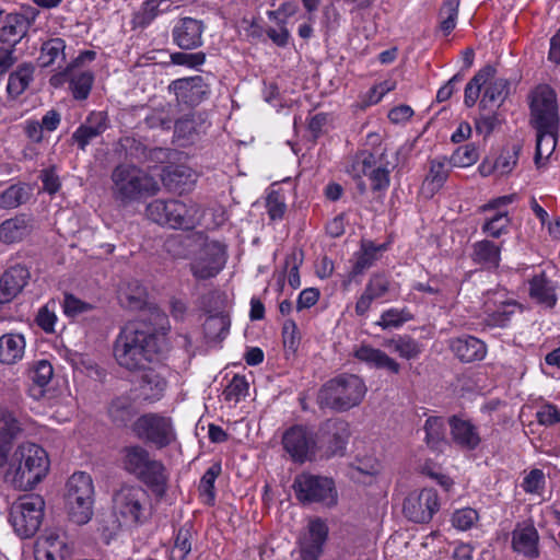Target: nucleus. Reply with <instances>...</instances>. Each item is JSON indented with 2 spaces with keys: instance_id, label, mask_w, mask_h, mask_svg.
Wrapping results in <instances>:
<instances>
[{
  "instance_id": "nucleus-1",
  "label": "nucleus",
  "mask_w": 560,
  "mask_h": 560,
  "mask_svg": "<svg viewBox=\"0 0 560 560\" xmlns=\"http://www.w3.org/2000/svg\"><path fill=\"white\" fill-rule=\"evenodd\" d=\"M529 124L536 130V149L534 162L539 168L556 149L560 116L557 94L547 84L536 86L529 94Z\"/></svg>"
},
{
  "instance_id": "nucleus-62",
  "label": "nucleus",
  "mask_w": 560,
  "mask_h": 560,
  "mask_svg": "<svg viewBox=\"0 0 560 560\" xmlns=\"http://www.w3.org/2000/svg\"><path fill=\"white\" fill-rule=\"evenodd\" d=\"M266 208L267 213L271 220L275 221L282 219L287 210L283 196L275 190L269 192L266 199Z\"/></svg>"
},
{
  "instance_id": "nucleus-13",
  "label": "nucleus",
  "mask_w": 560,
  "mask_h": 560,
  "mask_svg": "<svg viewBox=\"0 0 560 560\" xmlns=\"http://www.w3.org/2000/svg\"><path fill=\"white\" fill-rule=\"evenodd\" d=\"M72 523L80 526L88 524L94 514V485L89 474H72Z\"/></svg>"
},
{
  "instance_id": "nucleus-42",
  "label": "nucleus",
  "mask_w": 560,
  "mask_h": 560,
  "mask_svg": "<svg viewBox=\"0 0 560 560\" xmlns=\"http://www.w3.org/2000/svg\"><path fill=\"white\" fill-rule=\"evenodd\" d=\"M32 186L27 183H18L0 192V208L14 209L26 203L32 196Z\"/></svg>"
},
{
  "instance_id": "nucleus-3",
  "label": "nucleus",
  "mask_w": 560,
  "mask_h": 560,
  "mask_svg": "<svg viewBox=\"0 0 560 560\" xmlns=\"http://www.w3.org/2000/svg\"><path fill=\"white\" fill-rule=\"evenodd\" d=\"M48 469L46 451L35 443H23L13 452L4 480L16 490L30 491L46 477Z\"/></svg>"
},
{
  "instance_id": "nucleus-4",
  "label": "nucleus",
  "mask_w": 560,
  "mask_h": 560,
  "mask_svg": "<svg viewBox=\"0 0 560 560\" xmlns=\"http://www.w3.org/2000/svg\"><path fill=\"white\" fill-rule=\"evenodd\" d=\"M125 471L143 483L156 499H163L168 490L170 474L163 462L153 458L141 445H128L121 450Z\"/></svg>"
},
{
  "instance_id": "nucleus-52",
  "label": "nucleus",
  "mask_w": 560,
  "mask_h": 560,
  "mask_svg": "<svg viewBox=\"0 0 560 560\" xmlns=\"http://www.w3.org/2000/svg\"><path fill=\"white\" fill-rule=\"evenodd\" d=\"M248 388L249 385L245 376L236 374L224 388L223 397L226 401H233L236 404L247 396Z\"/></svg>"
},
{
  "instance_id": "nucleus-22",
  "label": "nucleus",
  "mask_w": 560,
  "mask_h": 560,
  "mask_svg": "<svg viewBox=\"0 0 560 560\" xmlns=\"http://www.w3.org/2000/svg\"><path fill=\"white\" fill-rule=\"evenodd\" d=\"M448 425L452 441L459 448L474 451L479 446L481 438L477 427L469 420L462 419L458 416H452L448 419Z\"/></svg>"
},
{
  "instance_id": "nucleus-31",
  "label": "nucleus",
  "mask_w": 560,
  "mask_h": 560,
  "mask_svg": "<svg viewBox=\"0 0 560 560\" xmlns=\"http://www.w3.org/2000/svg\"><path fill=\"white\" fill-rule=\"evenodd\" d=\"M387 249L386 244L375 245L372 241H361L360 250L354 254V262L350 271V278L364 273L380 258V253Z\"/></svg>"
},
{
  "instance_id": "nucleus-48",
  "label": "nucleus",
  "mask_w": 560,
  "mask_h": 560,
  "mask_svg": "<svg viewBox=\"0 0 560 560\" xmlns=\"http://www.w3.org/2000/svg\"><path fill=\"white\" fill-rule=\"evenodd\" d=\"M510 218L508 211L495 212L492 217L486 219L481 230L487 235L498 238L508 232Z\"/></svg>"
},
{
  "instance_id": "nucleus-55",
  "label": "nucleus",
  "mask_w": 560,
  "mask_h": 560,
  "mask_svg": "<svg viewBox=\"0 0 560 560\" xmlns=\"http://www.w3.org/2000/svg\"><path fill=\"white\" fill-rule=\"evenodd\" d=\"M448 177V170L445 161H432L430 172L425 177V183L431 186V190L440 189Z\"/></svg>"
},
{
  "instance_id": "nucleus-60",
  "label": "nucleus",
  "mask_w": 560,
  "mask_h": 560,
  "mask_svg": "<svg viewBox=\"0 0 560 560\" xmlns=\"http://www.w3.org/2000/svg\"><path fill=\"white\" fill-rule=\"evenodd\" d=\"M502 122L501 116L497 112L480 114L475 120L476 131L488 137Z\"/></svg>"
},
{
  "instance_id": "nucleus-20",
  "label": "nucleus",
  "mask_w": 560,
  "mask_h": 560,
  "mask_svg": "<svg viewBox=\"0 0 560 560\" xmlns=\"http://www.w3.org/2000/svg\"><path fill=\"white\" fill-rule=\"evenodd\" d=\"M205 24L194 18H182L172 30L173 42L184 50H191L202 45Z\"/></svg>"
},
{
  "instance_id": "nucleus-21",
  "label": "nucleus",
  "mask_w": 560,
  "mask_h": 560,
  "mask_svg": "<svg viewBox=\"0 0 560 560\" xmlns=\"http://www.w3.org/2000/svg\"><path fill=\"white\" fill-rule=\"evenodd\" d=\"M539 534L533 524H517L512 532V549L528 559H537Z\"/></svg>"
},
{
  "instance_id": "nucleus-49",
  "label": "nucleus",
  "mask_w": 560,
  "mask_h": 560,
  "mask_svg": "<svg viewBox=\"0 0 560 560\" xmlns=\"http://www.w3.org/2000/svg\"><path fill=\"white\" fill-rule=\"evenodd\" d=\"M411 319L412 315L407 308H389L383 312L376 325L381 326L383 329L399 328Z\"/></svg>"
},
{
  "instance_id": "nucleus-23",
  "label": "nucleus",
  "mask_w": 560,
  "mask_h": 560,
  "mask_svg": "<svg viewBox=\"0 0 560 560\" xmlns=\"http://www.w3.org/2000/svg\"><path fill=\"white\" fill-rule=\"evenodd\" d=\"M450 348L455 357L464 362L481 361L487 354L486 343L470 335H463L450 341Z\"/></svg>"
},
{
  "instance_id": "nucleus-53",
  "label": "nucleus",
  "mask_w": 560,
  "mask_h": 560,
  "mask_svg": "<svg viewBox=\"0 0 560 560\" xmlns=\"http://www.w3.org/2000/svg\"><path fill=\"white\" fill-rule=\"evenodd\" d=\"M20 431L21 423L14 411L0 407V434H2L3 438H8L10 441H13Z\"/></svg>"
},
{
  "instance_id": "nucleus-25",
  "label": "nucleus",
  "mask_w": 560,
  "mask_h": 560,
  "mask_svg": "<svg viewBox=\"0 0 560 560\" xmlns=\"http://www.w3.org/2000/svg\"><path fill=\"white\" fill-rule=\"evenodd\" d=\"M206 254L209 258L201 257L191 265V272L197 279L206 280L215 277L225 264L224 252L219 245L208 246Z\"/></svg>"
},
{
  "instance_id": "nucleus-32",
  "label": "nucleus",
  "mask_w": 560,
  "mask_h": 560,
  "mask_svg": "<svg viewBox=\"0 0 560 560\" xmlns=\"http://www.w3.org/2000/svg\"><path fill=\"white\" fill-rule=\"evenodd\" d=\"M26 341L22 334L8 332L0 337V363L12 365L24 357Z\"/></svg>"
},
{
  "instance_id": "nucleus-15",
  "label": "nucleus",
  "mask_w": 560,
  "mask_h": 560,
  "mask_svg": "<svg viewBox=\"0 0 560 560\" xmlns=\"http://www.w3.org/2000/svg\"><path fill=\"white\" fill-rule=\"evenodd\" d=\"M329 528L325 520L313 517L298 538V560H318L324 552Z\"/></svg>"
},
{
  "instance_id": "nucleus-8",
  "label": "nucleus",
  "mask_w": 560,
  "mask_h": 560,
  "mask_svg": "<svg viewBox=\"0 0 560 560\" xmlns=\"http://www.w3.org/2000/svg\"><path fill=\"white\" fill-rule=\"evenodd\" d=\"M296 500L306 505L320 503L334 506L338 501V493L332 478L301 472L295 476L292 485Z\"/></svg>"
},
{
  "instance_id": "nucleus-33",
  "label": "nucleus",
  "mask_w": 560,
  "mask_h": 560,
  "mask_svg": "<svg viewBox=\"0 0 560 560\" xmlns=\"http://www.w3.org/2000/svg\"><path fill=\"white\" fill-rule=\"evenodd\" d=\"M471 259L486 269H497L501 261V246L489 240L476 242L472 245Z\"/></svg>"
},
{
  "instance_id": "nucleus-6",
  "label": "nucleus",
  "mask_w": 560,
  "mask_h": 560,
  "mask_svg": "<svg viewBox=\"0 0 560 560\" xmlns=\"http://www.w3.org/2000/svg\"><path fill=\"white\" fill-rule=\"evenodd\" d=\"M366 390V385L360 376L342 373L320 387L317 404L319 408H329L337 412L348 411L361 404Z\"/></svg>"
},
{
  "instance_id": "nucleus-18",
  "label": "nucleus",
  "mask_w": 560,
  "mask_h": 560,
  "mask_svg": "<svg viewBox=\"0 0 560 560\" xmlns=\"http://www.w3.org/2000/svg\"><path fill=\"white\" fill-rule=\"evenodd\" d=\"M170 91L174 92L176 100L188 106H196L207 100L210 85L200 75L180 78L172 81Z\"/></svg>"
},
{
  "instance_id": "nucleus-29",
  "label": "nucleus",
  "mask_w": 560,
  "mask_h": 560,
  "mask_svg": "<svg viewBox=\"0 0 560 560\" xmlns=\"http://www.w3.org/2000/svg\"><path fill=\"white\" fill-rule=\"evenodd\" d=\"M529 296L537 303L552 308L556 306L557 298V283L550 280L542 271L535 275L528 282Z\"/></svg>"
},
{
  "instance_id": "nucleus-17",
  "label": "nucleus",
  "mask_w": 560,
  "mask_h": 560,
  "mask_svg": "<svg viewBox=\"0 0 560 560\" xmlns=\"http://www.w3.org/2000/svg\"><path fill=\"white\" fill-rule=\"evenodd\" d=\"M440 509L438 492L424 488L420 492H411L404 501V515L413 523H428Z\"/></svg>"
},
{
  "instance_id": "nucleus-26",
  "label": "nucleus",
  "mask_w": 560,
  "mask_h": 560,
  "mask_svg": "<svg viewBox=\"0 0 560 560\" xmlns=\"http://www.w3.org/2000/svg\"><path fill=\"white\" fill-rule=\"evenodd\" d=\"M354 357L359 361L364 362L374 369L385 370L389 374H399L401 370L400 364L395 359L390 358L383 350L373 348L369 345L360 346L354 351Z\"/></svg>"
},
{
  "instance_id": "nucleus-37",
  "label": "nucleus",
  "mask_w": 560,
  "mask_h": 560,
  "mask_svg": "<svg viewBox=\"0 0 560 560\" xmlns=\"http://www.w3.org/2000/svg\"><path fill=\"white\" fill-rule=\"evenodd\" d=\"M509 90L510 83L506 79L499 78L489 82L479 103L480 109L499 108L506 98Z\"/></svg>"
},
{
  "instance_id": "nucleus-51",
  "label": "nucleus",
  "mask_w": 560,
  "mask_h": 560,
  "mask_svg": "<svg viewBox=\"0 0 560 560\" xmlns=\"http://www.w3.org/2000/svg\"><path fill=\"white\" fill-rule=\"evenodd\" d=\"M478 159V149L474 143H468L454 151L450 159V163L456 167H467L475 164Z\"/></svg>"
},
{
  "instance_id": "nucleus-19",
  "label": "nucleus",
  "mask_w": 560,
  "mask_h": 560,
  "mask_svg": "<svg viewBox=\"0 0 560 560\" xmlns=\"http://www.w3.org/2000/svg\"><path fill=\"white\" fill-rule=\"evenodd\" d=\"M485 305L487 324L493 327H504L514 314L517 303L512 299H506V291L502 289L488 292Z\"/></svg>"
},
{
  "instance_id": "nucleus-61",
  "label": "nucleus",
  "mask_w": 560,
  "mask_h": 560,
  "mask_svg": "<svg viewBox=\"0 0 560 560\" xmlns=\"http://www.w3.org/2000/svg\"><path fill=\"white\" fill-rule=\"evenodd\" d=\"M458 14V4L453 1L444 2L440 11L441 23L440 27L445 35H448L456 26V19Z\"/></svg>"
},
{
  "instance_id": "nucleus-44",
  "label": "nucleus",
  "mask_w": 560,
  "mask_h": 560,
  "mask_svg": "<svg viewBox=\"0 0 560 560\" xmlns=\"http://www.w3.org/2000/svg\"><path fill=\"white\" fill-rule=\"evenodd\" d=\"M387 346L406 360L417 359L423 350L419 341L407 335L388 340Z\"/></svg>"
},
{
  "instance_id": "nucleus-10",
  "label": "nucleus",
  "mask_w": 560,
  "mask_h": 560,
  "mask_svg": "<svg viewBox=\"0 0 560 560\" xmlns=\"http://www.w3.org/2000/svg\"><path fill=\"white\" fill-rule=\"evenodd\" d=\"M195 206H187L177 199H155L145 208L149 220L173 229L189 230L195 225Z\"/></svg>"
},
{
  "instance_id": "nucleus-39",
  "label": "nucleus",
  "mask_w": 560,
  "mask_h": 560,
  "mask_svg": "<svg viewBox=\"0 0 560 560\" xmlns=\"http://www.w3.org/2000/svg\"><path fill=\"white\" fill-rule=\"evenodd\" d=\"M35 67L30 62L18 66L16 70L10 73L7 92L11 98L22 95L33 81Z\"/></svg>"
},
{
  "instance_id": "nucleus-54",
  "label": "nucleus",
  "mask_w": 560,
  "mask_h": 560,
  "mask_svg": "<svg viewBox=\"0 0 560 560\" xmlns=\"http://www.w3.org/2000/svg\"><path fill=\"white\" fill-rule=\"evenodd\" d=\"M282 340L285 352L295 353L301 342L298 325L293 319H287L282 326Z\"/></svg>"
},
{
  "instance_id": "nucleus-43",
  "label": "nucleus",
  "mask_w": 560,
  "mask_h": 560,
  "mask_svg": "<svg viewBox=\"0 0 560 560\" xmlns=\"http://www.w3.org/2000/svg\"><path fill=\"white\" fill-rule=\"evenodd\" d=\"M230 326V316L224 312H218L206 319L203 330L208 339L222 340L228 335Z\"/></svg>"
},
{
  "instance_id": "nucleus-45",
  "label": "nucleus",
  "mask_w": 560,
  "mask_h": 560,
  "mask_svg": "<svg viewBox=\"0 0 560 560\" xmlns=\"http://www.w3.org/2000/svg\"><path fill=\"white\" fill-rule=\"evenodd\" d=\"M168 7L160 9L158 0H147L140 9L133 13L131 23L133 28L147 27L161 12L167 10Z\"/></svg>"
},
{
  "instance_id": "nucleus-16",
  "label": "nucleus",
  "mask_w": 560,
  "mask_h": 560,
  "mask_svg": "<svg viewBox=\"0 0 560 560\" xmlns=\"http://www.w3.org/2000/svg\"><path fill=\"white\" fill-rule=\"evenodd\" d=\"M350 436L349 424L341 419H328L320 424L316 434L317 450H323V455L331 457L343 455Z\"/></svg>"
},
{
  "instance_id": "nucleus-58",
  "label": "nucleus",
  "mask_w": 560,
  "mask_h": 560,
  "mask_svg": "<svg viewBox=\"0 0 560 560\" xmlns=\"http://www.w3.org/2000/svg\"><path fill=\"white\" fill-rule=\"evenodd\" d=\"M521 148L513 145L512 150L503 151L494 162L493 168L500 174H509L515 167Z\"/></svg>"
},
{
  "instance_id": "nucleus-28",
  "label": "nucleus",
  "mask_w": 560,
  "mask_h": 560,
  "mask_svg": "<svg viewBox=\"0 0 560 560\" xmlns=\"http://www.w3.org/2000/svg\"><path fill=\"white\" fill-rule=\"evenodd\" d=\"M167 382L152 369H144L137 387L138 397L143 401L155 402L164 396Z\"/></svg>"
},
{
  "instance_id": "nucleus-56",
  "label": "nucleus",
  "mask_w": 560,
  "mask_h": 560,
  "mask_svg": "<svg viewBox=\"0 0 560 560\" xmlns=\"http://www.w3.org/2000/svg\"><path fill=\"white\" fill-rule=\"evenodd\" d=\"M52 374V366L47 360H39L30 369V378L40 388L49 383Z\"/></svg>"
},
{
  "instance_id": "nucleus-9",
  "label": "nucleus",
  "mask_w": 560,
  "mask_h": 560,
  "mask_svg": "<svg viewBox=\"0 0 560 560\" xmlns=\"http://www.w3.org/2000/svg\"><path fill=\"white\" fill-rule=\"evenodd\" d=\"M45 501L40 495L30 494L20 498L10 509L9 522L15 534L25 539L33 537L44 518Z\"/></svg>"
},
{
  "instance_id": "nucleus-7",
  "label": "nucleus",
  "mask_w": 560,
  "mask_h": 560,
  "mask_svg": "<svg viewBox=\"0 0 560 560\" xmlns=\"http://www.w3.org/2000/svg\"><path fill=\"white\" fill-rule=\"evenodd\" d=\"M112 510L120 525L137 527L150 516V495L139 485L124 483L113 492Z\"/></svg>"
},
{
  "instance_id": "nucleus-46",
  "label": "nucleus",
  "mask_w": 560,
  "mask_h": 560,
  "mask_svg": "<svg viewBox=\"0 0 560 560\" xmlns=\"http://www.w3.org/2000/svg\"><path fill=\"white\" fill-rule=\"evenodd\" d=\"M94 82V74L90 70L72 71V97L78 101L86 100Z\"/></svg>"
},
{
  "instance_id": "nucleus-40",
  "label": "nucleus",
  "mask_w": 560,
  "mask_h": 560,
  "mask_svg": "<svg viewBox=\"0 0 560 560\" xmlns=\"http://www.w3.org/2000/svg\"><path fill=\"white\" fill-rule=\"evenodd\" d=\"M495 68L486 65L481 68L466 84L464 93V103L467 107H472L479 98L481 88L495 75Z\"/></svg>"
},
{
  "instance_id": "nucleus-57",
  "label": "nucleus",
  "mask_w": 560,
  "mask_h": 560,
  "mask_svg": "<svg viewBox=\"0 0 560 560\" xmlns=\"http://www.w3.org/2000/svg\"><path fill=\"white\" fill-rule=\"evenodd\" d=\"M171 62L176 66H185L187 68L196 69L206 62V54L203 51L184 52L176 51L170 56Z\"/></svg>"
},
{
  "instance_id": "nucleus-34",
  "label": "nucleus",
  "mask_w": 560,
  "mask_h": 560,
  "mask_svg": "<svg viewBox=\"0 0 560 560\" xmlns=\"http://www.w3.org/2000/svg\"><path fill=\"white\" fill-rule=\"evenodd\" d=\"M165 185L179 194L189 191L197 182V174L188 166L168 167L164 176Z\"/></svg>"
},
{
  "instance_id": "nucleus-5",
  "label": "nucleus",
  "mask_w": 560,
  "mask_h": 560,
  "mask_svg": "<svg viewBox=\"0 0 560 560\" xmlns=\"http://www.w3.org/2000/svg\"><path fill=\"white\" fill-rule=\"evenodd\" d=\"M110 179L113 198L124 207L141 202L160 191L159 182L133 164L117 165L112 172Z\"/></svg>"
},
{
  "instance_id": "nucleus-47",
  "label": "nucleus",
  "mask_w": 560,
  "mask_h": 560,
  "mask_svg": "<svg viewBox=\"0 0 560 560\" xmlns=\"http://www.w3.org/2000/svg\"><path fill=\"white\" fill-rule=\"evenodd\" d=\"M427 444L438 450L445 439L444 421L441 417H429L424 424Z\"/></svg>"
},
{
  "instance_id": "nucleus-30",
  "label": "nucleus",
  "mask_w": 560,
  "mask_h": 560,
  "mask_svg": "<svg viewBox=\"0 0 560 560\" xmlns=\"http://www.w3.org/2000/svg\"><path fill=\"white\" fill-rule=\"evenodd\" d=\"M32 230V219L28 215H15L0 224V241L5 244L21 242L31 234Z\"/></svg>"
},
{
  "instance_id": "nucleus-2",
  "label": "nucleus",
  "mask_w": 560,
  "mask_h": 560,
  "mask_svg": "<svg viewBox=\"0 0 560 560\" xmlns=\"http://www.w3.org/2000/svg\"><path fill=\"white\" fill-rule=\"evenodd\" d=\"M163 341V337L143 320L129 322L115 340L114 357L126 370H144L162 351Z\"/></svg>"
},
{
  "instance_id": "nucleus-14",
  "label": "nucleus",
  "mask_w": 560,
  "mask_h": 560,
  "mask_svg": "<svg viewBox=\"0 0 560 560\" xmlns=\"http://www.w3.org/2000/svg\"><path fill=\"white\" fill-rule=\"evenodd\" d=\"M27 28L23 20L8 14L0 27V75L4 74L16 61L14 46L25 36Z\"/></svg>"
},
{
  "instance_id": "nucleus-11",
  "label": "nucleus",
  "mask_w": 560,
  "mask_h": 560,
  "mask_svg": "<svg viewBox=\"0 0 560 560\" xmlns=\"http://www.w3.org/2000/svg\"><path fill=\"white\" fill-rule=\"evenodd\" d=\"M132 431L138 439L159 450L171 445L176 439L172 419L153 412L139 417L132 424Z\"/></svg>"
},
{
  "instance_id": "nucleus-41",
  "label": "nucleus",
  "mask_w": 560,
  "mask_h": 560,
  "mask_svg": "<svg viewBox=\"0 0 560 560\" xmlns=\"http://www.w3.org/2000/svg\"><path fill=\"white\" fill-rule=\"evenodd\" d=\"M0 277L16 298L28 283L31 272L26 265L15 262L9 266Z\"/></svg>"
},
{
  "instance_id": "nucleus-12",
  "label": "nucleus",
  "mask_w": 560,
  "mask_h": 560,
  "mask_svg": "<svg viewBox=\"0 0 560 560\" xmlns=\"http://www.w3.org/2000/svg\"><path fill=\"white\" fill-rule=\"evenodd\" d=\"M281 442L291 460L296 464L312 462L316 457V436L304 425L296 424L287 429Z\"/></svg>"
},
{
  "instance_id": "nucleus-24",
  "label": "nucleus",
  "mask_w": 560,
  "mask_h": 560,
  "mask_svg": "<svg viewBox=\"0 0 560 560\" xmlns=\"http://www.w3.org/2000/svg\"><path fill=\"white\" fill-rule=\"evenodd\" d=\"M390 289V281L384 273H374L369 279L363 293L355 303V314L364 316L374 300L385 296Z\"/></svg>"
},
{
  "instance_id": "nucleus-27",
  "label": "nucleus",
  "mask_w": 560,
  "mask_h": 560,
  "mask_svg": "<svg viewBox=\"0 0 560 560\" xmlns=\"http://www.w3.org/2000/svg\"><path fill=\"white\" fill-rule=\"evenodd\" d=\"M106 120L107 116L104 112L91 113L72 135V140L78 143L80 149L84 150L92 140L100 137L107 129Z\"/></svg>"
},
{
  "instance_id": "nucleus-36",
  "label": "nucleus",
  "mask_w": 560,
  "mask_h": 560,
  "mask_svg": "<svg viewBox=\"0 0 560 560\" xmlns=\"http://www.w3.org/2000/svg\"><path fill=\"white\" fill-rule=\"evenodd\" d=\"M108 417L116 427H127L137 415V409L128 396L114 398L107 409Z\"/></svg>"
},
{
  "instance_id": "nucleus-35",
  "label": "nucleus",
  "mask_w": 560,
  "mask_h": 560,
  "mask_svg": "<svg viewBox=\"0 0 560 560\" xmlns=\"http://www.w3.org/2000/svg\"><path fill=\"white\" fill-rule=\"evenodd\" d=\"M147 290L137 280L127 282L118 292V300L122 307L140 311L147 305Z\"/></svg>"
},
{
  "instance_id": "nucleus-50",
  "label": "nucleus",
  "mask_w": 560,
  "mask_h": 560,
  "mask_svg": "<svg viewBox=\"0 0 560 560\" xmlns=\"http://www.w3.org/2000/svg\"><path fill=\"white\" fill-rule=\"evenodd\" d=\"M366 177L371 182V189L378 197H383L390 185V170L386 165H378L369 172Z\"/></svg>"
},
{
  "instance_id": "nucleus-59",
  "label": "nucleus",
  "mask_w": 560,
  "mask_h": 560,
  "mask_svg": "<svg viewBox=\"0 0 560 560\" xmlns=\"http://www.w3.org/2000/svg\"><path fill=\"white\" fill-rule=\"evenodd\" d=\"M221 463H213L203 474L199 483V490L207 494L210 500H214V482L218 476L221 474Z\"/></svg>"
},
{
  "instance_id": "nucleus-63",
  "label": "nucleus",
  "mask_w": 560,
  "mask_h": 560,
  "mask_svg": "<svg viewBox=\"0 0 560 560\" xmlns=\"http://www.w3.org/2000/svg\"><path fill=\"white\" fill-rule=\"evenodd\" d=\"M48 548L44 551L46 560H67L70 558V550L58 537L47 538Z\"/></svg>"
},
{
  "instance_id": "nucleus-64",
  "label": "nucleus",
  "mask_w": 560,
  "mask_h": 560,
  "mask_svg": "<svg viewBox=\"0 0 560 560\" xmlns=\"http://www.w3.org/2000/svg\"><path fill=\"white\" fill-rule=\"evenodd\" d=\"M478 520V513L476 510L466 508L462 510H457L452 517V523L454 527L460 530L469 529L475 522Z\"/></svg>"
},
{
  "instance_id": "nucleus-38",
  "label": "nucleus",
  "mask_w": 560,
  "mask_h": 560,
  "mask_svg": "<svg viewBox=\"0 0 560 560\" xmlns=\"http://www.w3.org/2000/svg\"><path fill=\"white\" fill-rule=\"evenodd\" d=\"M67 44L63 38L54 37L46 40L40 48L39 61L43 67H62L69 62L66 55Z\"/></svg>"
}]
</instances>
